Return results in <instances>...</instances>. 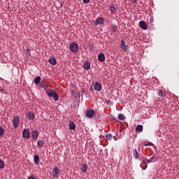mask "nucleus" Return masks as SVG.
Here are the masks:
<instances>
[{
  "label": "nucleus",
  "instance_id": "obj_17",
  "mask_svg": "<svg viewBox=\"0 0 179 179\" xmlns=\"http://www.w3.org/2000/svg\"><path fill=\"white\" fill-rule=\"evenodd\" d=\"M81 171H83V173L87 171V165H86V164H81Z\"/></svg>",
  "mask_w": 179,
  "mask_h": 179
},
{
  "label": "nucleus",
  "instance_id": "obj_26",
  "mask_svg": "<svg viewBox=\"0 0 179 179\" xmlns=\"http://www.w3.org/2000/svg\"><path fill=\"white\" fill-rule=\"evenodd\" d=\"M156 162V158L152 157L150 159H149L147 163H155Z\"/></svg>",
  "mask_w": 179,
  "mask_h": 179
},
{
  "label": "nucleus",
  "instance_id": "obj_35",
  "mask_svg": "<svg viewBox=\"0 0 179 179\" xmlns=\"http://www.w3.org/2000/svg\"><path fill=\"white\" fill-rule=\"evenodd\" d=\"M137 0H132L133 3H136Z\"/></svg>",
  "mask_w": 179,
  "mask_h": 179
},
{
  "label": "nucleus",
  "instance_id": "obj_28",
  "mask_svg": "<svg viewBox=\"0 0 179 179\" xmlns=\"http://www.w3.org/2000/svg\"><path fill=\"white\" fill-rule=\"evenodd\" d=\"M118 119L123 121V120H125V116H124V115H122V114H120L118 115Z\"/></svg>",
  "mask_w": 179,
  "mask_h": 179
},
{
  "label": "nucleus",
  "instance_id": "obj_36",
  "mask_svg": "<svg viewBox=\"0 0 179 179\" xmlns=\"http://www.w3.org/2000/svg\"><path fill=\"white\" fill-rule=\"evenodd\" d=\"M0 92H2V88H1V87H0Z\"/></svg>",
  "mask_w": 179,
  "mask_h": 179
},
{
  "label": "nucleus",
  "instance_id": "obj_3",
  "mask_svg": "<svg viewBox=\"0 0 179 179\" xmlns=\"http://www.w3.org/2000/svg\"><path fill=\"white\" fill-rule=\"evenodd\" d=\"M22 138L29 139L30 138V130L29 129H24L22 131Z\"/></svg>",
  "mask_w": 179,
  "mask_h": 179
},
{
  "label": "nucleus",
  "instance_id": "obj_40",
  "mask_svg": "<svg viewBox=\"0 0 179 179\" xmlns=\"http://www.w3.org/2000/svg\"><path fill=\"white\" fill-rule=\"evenodd\" d=\"M6 1H9V0H6Z\"/></svg>",
  "mask_w": 179,
  "mask_h": 179
},
{
  "label": "nucleus",
  "instance_id": "obj_29",
  "mask_svg": "<svg viewBox=\"0 0 179 179\" xmlns=\"http://www.w3.org/2000/svg\"><path fill=\"white\" fill-rule=\"evenodd\" d=\"M2 135H3V129L0 127V136H2Z\"/></svg>",
  "mask_w": 179,
  "mask_h": 179
},
{
  "label": "nucleus",
  "instance_id": "obj_39",
  "mask_svg": "<svg viewBox=\"0 0 179 179\" xmlns=\"http://www.w3.org/2000/svg\"><path fill=\"white\" fill-rule=\"evenodd\" d=\"M113 138L115 139V141H117V138H115V137H113Z\"/></svg>",
  "mask_w": 179,
  "mask_h": 179
},
{
  "label": "nucleus",
  "instance_id": "obj_10",
  "mask_svg": "<svg viewBox=\"0 0 179 179\" xmlns=\"http://www.w3.org/2000/svg\"><path fill=\"white\" fill-rule=\"evenodd\" d=\"M69 129H71L73 131H75V129H76V124H75V122L70 121L69 122Z\"/></svg>",
  "mask_w": 179,
  "mask_h": 179
},
{
  "label": "nucleus",
  "instance_id": "obj_34",
  "mask_svg": "<svg viewBox=\"0 0 179 179\" xmlns=\"http://www.w3.org/2000/svg\"><path fill=\"white\" fill-rule=\"evenodd\" d=\"M28 179H36V178L33 176H30Z\"/></svg>",
  "mask_w": 179,
  "mask_h": 179
},
{
  "label": "nucleus",
  "instance_id": "obj_16",
  "mask_svg": "<svg viewBox=\"0 0 179 179\" xmlns=\"http://www.w3.org/2000/svg\"><path fill=\"white\" fill-rule=\"evenodd\" d=\"M94 115V110H90L88 112H87V117L88 118H92Z\"/></svg>",
  "mask_w": 179,
  "mask_h": 179
},
{
  "label": "nucleus",
  "instance_id": "obj_27",
  "mask_svg": "<svg viewBox=\"0 0 179 179\" xmlns=\"http://www.w3.org/2000/svg\"><path fill=\"white\" fill-rule=\"evenodd\" d=\"M5 167V163L3 162V161L0 160V169H4Z\"/></svg>",
  "mask_w": 179,
  "mask_h": 179
},
{
  "label": "nucleus",
  "instance_id": "obj_15",
  "mask_svg": "<svg viewBox=\"0 0 179 179\" xmlns=\"http://www.w3.org/2000/svg\"><path fill=\"white\" fill-rule=\"evenodd\" d=\"M104 23V19L103 17H99L96 20V24H103Z\"/></svg>",
  "mask_w": 179,
  "mask_h": 179
},
{
  "label": "nucleus",
  "instance_id": "obj_21",
  "mask_svg": "<svg viewBox=\"0 0 179 179\" xmlns=\"http://www.w3.org/2000/svg\"><path fill=\"white\" fill-rule=\"evenodd\" d=\"M133 156H134V159H139V155L138 154V150H136V149L134 150Z\"/></svg>",
  "mask_w": 179,
  "mask_h": 179
},
{
  "label": "nucleus",
  "instance_id": "obj_5",
  "mask_svg": "<svg viewBox=\"0 0 179 179\" xmlns=\"http://www.w3.org/2000/svg\"><path fill=\"white\" fill-rule=\"evenodd\" d=\"M102 87H103L101 85V83H100L99 82H96L94 85V90H96V92H100V90H101Z\"/></svg>",
  "mask_w": 179,
  "mask_h": 179
},
{
  "label": "nucleus",
  "instance_id": "obj_14",
  "mask_svg": "<svg viewBox=\"0 0 179 179\" xmlns=\"http://www.w3.org/2000/svg\"><path fill=\"white\" fill-rule=\"evenodd\" d=\"M83 68L86 71H89V69H90V62H84L83 63Z\"/></svg>",
  "mask_w": 179,
  "mask_h": 179
},
{
  "label": "nucleus",
  "instance_id": "obj_38",
  "mask_svg": "<svg viewBox=\"0 0 179 179\" xmlns=\"http://www.w3.org/2000/svg\"><path fill=\"white\" fill-rule=\"evenodd\" d=\"M90 47H91L92 48H93V45H90Z\"/></svg>",
  "mask_w": 179,
  "mask_h": 179
},
{
  "label": "nucleus",
  "instance_id": "obj_22",
  "mask_svg": "<svg viewBox=\"0 0 179 179\" xmlns=\"http://www.w3.org/2000/svg\"><path fill=\"white\" fill-rule=\"evenodd\" d=\"M40 82H41V77L37 76V77L34 79V83H35V85H38V83H40Z\"/></svg>",
  "mask_w": 179,
  "mask_h": 179
},
{
  "label": "nucleus",
  "instance_id": "obj_18",
  "mask_svg": "<svg viewBox=\"0 0 179 179\" xmlns=\"http://www.w3.org/2000/svg\"><path fill=\"white\" fill-rule=\"evenodd\" d=\"M49 62L51 65H57V59H55L54 57L50 58Z\"/></svg>",
  "mask_w": 179,
  "mask_h": 179
},
{
  "label": "nucleus",
  "instance_id": "obj_24",
  "mask_svg": "<svg viewBox=\"0 0 179 179\" xmlns=\"http://www.w3.org/2000/svg\"><path fill=\"white\" fill-rule=\"evenodd\" d=\"M41 87H42V89H45V90H47V89H48V85H47L45 83H41Z\"/></svg>",
  "mask_w": 179,
  "mask_h": 179
},
{
  "label": "nucleus",
  "instance_id": "obj_12",
  "mask_svg": "<svg viewBox=\"0 0 179 179\" xmlns=\"http://www.w3.org/2000/svg\"><path fill=\"white\" fill-rule=\"evenodd\" d=\"M120 48H122V50H123V51H127L128 50V46L125 45V42L124 41V40H122L121 41Z\"/></svg>",
  "mask_w": 179,
  "mask_h": 179
},
{
  "label": "nucleus",
  "instance_id": "obj_19",
  "mask_svg": "<svg viewBox=\"0 0 179 179\" xmlns=\"http://www.w3.org/2000/svg\"><path fill=\"white\" fill-rule=\"evenodd\" d=\"M136 131L138 132H142L143 131V126H142V124L137 125V127H136Z\"/></svg>",
  "mask_w": 179,
  "mask_h": 179
},
{
  "label": "nucleus",
  "instance_id": "obj_32",
  "mask_svg": "<svg viewBox=\"0 0 179 179\" xmlns=\"http://www.w3.org/2000/svg\"><path fill=\"white\" fill-rule=\"evenodd\" d=\"M113 12H117V8L115 7H113Z\"/></svg>",
  "mask_w": 179,
  "mask_h": 179
},
{
  "label": "nucleus",
  "instance_id": "obj_25",
  "mask_svg": "<svg viewBox=\"0 0 179 179\" xmlns=\"http://www.w3.org/2000/svg\"><path fill=\"white\" fill-rule=\"evenodd\" d=\"M106 138L107 141H111L113 139V135L111 134H106Z\"/></svg>",
  "mask_w": 179,
  "mask_h": 179
},
{
  "label": "nucleus",
  "instance_id": "obj_8",
  "mask_svg": "<svg viewBox=\"0 0 179 179\" xmlns=\"http://www.w3.org/2000/svg\"><path fill=\"white\" fill-rule=\"evenodd\" d=\"M59 174H61V171H59V169H58L57 167H55L52 171L53 177L57 178L58 176H59Z\"/></svg>",
  "mask_w": 179,
  "mask_h": 179
},
{
  "label": "nucleus",
  "instance_id": "obj_33",
  "mask_svg": "<svg viewBox=\"0 0 179 179\" xmlns=\"http://www.w3.org/2000/svg\"><path fill=\"white\" fill-rule=\"evenodd\" d=\"M110 12H113V6H110Z\"/></svg>",
  "mask_w": 179,
  "mask_h": 179
},
{
  "label": "nucleus",
  "instance_id": "obj_23",
  "mask_svg": "<svg viewBox=\"0 0 179 179\" xmlns=\"http://www.w3.org/2000/svg\"><path fill=\"white\" fill-rule=\"evenodd\" d=\"M37 145L38 146H39V148H43V146H44V142L43 141V140H38L37 141Z\"/></svg>",
  "mask_w": 179,
  "mask_h": 179
},
{
  "label": "nucleus",
  "instance_id": "obj_30",
  "mask_svg": "<svg viewBox=\"0 0 179 179\" xmlns=\"http://www.w3.org/2000/svg\"><path fill=\"white\" fill-rule=\"evenodd\" d=\"M117 29H118V27H117V26H113V32L117 30Z\"/></svg>",
  "mask_w": 179,
  "mask_h": 179
},
{
  "label": "nucleus",
  "instance_id": "obj_2",
  "mask_svg": "<svg viewBox=\"0 0 179 179\" xmlns=\"http://www.w3.org/2000/svg\"><path fill=\"white\" fill-rule=\"evenodd\" d=\"M70 50L72 52H76L78 50V45L76 43H72L70 44Z\"/></svg>",
  "mask_w": 179,
  "mask_h": 179
},
{
  "label": "nucleus",
  "instance_id": "obj_31",
  "mask_svg": "<svg viewBox=\"0 0 179 179\" xmlns=\"http://www.w3.org/2000/svg\"><path fill=\"white\" fill-rule=\"evenodd\" d=\"M84 3H89L90 2V0H83Z\"/></svg>",
  "mask_w": 179,
  "mask_h": 179
},
{
  "label": "nucleus",
  "instance_id": "obj_7",
  "mask_svg": "<svg viewBox=\"0 0 179 179\" xmlns=\"http://www.w3.org/2000/svg\"><path fill=\"white\" fill-rule=\"evenodd\" d=\"M139 27L143 30H148V24H146V22H145V21H140Z\"/></svg>",
  "mask_w": 179,
  "mask_h": 179
},
{
  "label": "nucleus",
  "instance_id": "obj_4",
  "mask_svg": "<svg viewBox=\"0 0 179 179\" xmlns=\"http://www.w3.org/2000/svg\"><path fill=\"white\" fill-rule=\"evenodd\" d=\"M19 122H20L19 116H15L13 119V124L14 128H17L19 127Z\"/></svg>",
  "mask_w": 179,
  "mask_h": 179
},
{
  "label": "nucleus",
  "instance_id": "obj_1",
  "mask_svg": "<svg viewBox=\"0 0 179 179\" xmlns=\"http://www.w3.org/2000/svg\"><path fill=\"white\" fill-rule=\"evenodd\" d=\"M46 94H48V97H53L55 101H58L59 99V96H58L57 92L51 89L46 90Z\"/></svg>",
  "mask_w": 179,
  "mask_h": 179
},
{
  "label": "nucleus",
  "instance_id": "obj_20",
  "mask_svg": "<svg viewBox=\"0 0 179 179\" xmlns=\"http://www.w3.org/2000/svg\"><path fill=\"white\" fill-rule=\"evenodd\" d=\"M158 96H159V97H164L166 96V92L162 90H160L158 92Z\"/></svg>",
  "mask_w": 179,
  "mask_h": 179
},
{
  "label": "nucleus",
  "instance_id": "obj_9",
  "mask_svg": "<svg viewBox=\"0 0 179 179\" xmlns=\"http://www.w3.org/2000/svg\"><path fill=\"white\" fill-rule=\"evenodd\" d=\"M27 117L29 120H34L36 115H34V113L31 111H29L27 113Z\"/></svg>",
  "mask_w": 179,
  "mask_h": 179
},
{
  "label": "nucleus",
  "instance_id": "obj_11",
  "mask_svg": "<svg viewBox=\"0 0 179 179\" xmlns=\"http://www.w3.org/2000/svg\"><path fill=\"white\" fill-rule=\"evenodd\" d=\"M34 160L36 166H38L40 163V157L38 155H35L34 157Z\"/></svg>",
  "mask_w": 179,
  "mask_h": 179
},
{
  "label": "nucleus",
  "instance_id": "obj_37",
  "mask_svg": "<svg viewBox=\"0 0 179 179\" xmlns=\"http://www.w3.org/2000/svg\"><path fill=\"white\" fill-rule=\"evenodd\" d=\"M145 146H149V144H145Z\"/></svg>",
  "mask_w": 179,
  "mask_h": 179
},
{
  "label": "nucleus",
  "instance_id": "obj_6",
  "mask_svg": "<svg viewBox=\"0 0 179 179\" xmlns=\"http://www.w3.org/2000/svg\"><path fill=\"white\" fill-rule=\"evenodd\" d=\"M31 138H32V139H34V141H37V138H38V131H37L36 129L33 130L31 131Z\"/></svg>",
  "mask_w": 179,
  "mask_h": 179
},
{
  "label": "nucleus",
  "instance_id": "obj_13",
  "mask_svg": "<svg viewBox=\"0 0 179 179\" xmlns=\"http://www.w3.org/2000/svg\"><path fill=\"white\" fill-rule=\"evenodd\" d=\"M98 59H99V61H100V62H104V61H106V56L104 55V54L101 53L98 56Z\"/></svg>",
  "mask_w": 179,
  "mask_h": 179
}]
</instances>
